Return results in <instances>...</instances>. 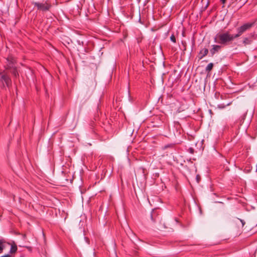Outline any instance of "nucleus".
<instances>
[{
    "instance_id": "nucleus-1",
    "label": "nucleus",
    "mask_w": 257,
    "mask_h": 257,
    "mask_svg": "<svg viewBox=\"0 0 257 257\" xmlns=\"http://www.w3.org/2000/svg\"><path fill=\"white\" fill-rule=\"evenodd\" d=\"M235 39L234 34H230L229 31H225L217 34L214 38V41L221 46H225L230 44Z\"/></svg>"
},
{
    "instance_id": "nucleus-2",
    "label": "nucleus",
    "mask_w": 257,
    "mask_h": 257,
    "mask_svg": "<svg viewBox=\"0 0 257 257\" xmlns=\"http://www.w3.org/2000/svg\"><path fill=\"white\" fill-rule=\"evenodd\" d=\"M32 5L36 8L37 11L43 13L50 11L52 5L50 0L43 1L42 2H33Z\"/></svg>"
},
{
    "instance_id": "nucleus-3",
    "label": "nucleus",
    "mask_w": 257,
    "mask_h": 257,
    "mask_svg": "<svg viewBox=\"0 0 257 257\" xmlns=\"http://www.w3.org/2000/svg\"><path fill=\"white\" fill-rule=\"evenodd\" d=\"M151 217L152 220L154 222L159 221V224L158 225V229L159 230H163L170 228L168 226L169 224L166 222L165 220H162L156 212L153 211L151 213Z\"/></svg>"
},
{
    "instance_id": "nucleus-4",
    "label": "nucleus",
    "mask_w": 257,
    "mask_h": 257,
    "mask_svg": "<svg viewBox=\"0 0 257 257\" xmlns=\"http://www.w3.org/2000/svg\"><path fill=\"white\" fill-rule=\"evenodd\" d=\"M255 25V22H247L243 24L236 28V33L234 36L236 38L240 37L243 33L249 30Z\"/></svg>"
},
{
    "instance_id": "nucleus-5",
    "label": "nucleus",
    "mask_w": 257,
    "mask_h": 257,
    "mask_svg": "<svg viewBox=\"0 0 257 257\" xmlns=\"http://www.w3.org/2000/svg\"><path fill=\"white\" fill-rule=\"evenodd\" d=\"M0 86L3 89L6 86L9 87L12 85V80L10 76L5 72L0 73Z\"/></svg>"
},
{
    "instance_id": "nucleus-6",
    "label": "nucleus",
    "mask_w": 257,
    "mask_h": 257,
    "mask_svg": "<svg viewBox=\"0 0 257 257\" xmlns=\"http://www.w3.org/2000/svg\"><path fill=\"white\" fill-rule=\"evenodd\" d=\"M6 64L4 66L6 70H10L11 68L16 66V58L12 55H9L6 58Z\"/></svg>"
},
{
    "instance_id": "nucleus-7",
    "label": "nucleus",
    "mask_w": 257,
    "mask_h": 257,
    "mask_svg": "<svg viewBox=\"0 0 257 257\" xmlns=\"http://www.w3.org/2000/svg\"><path fill=\"white\" fill-rule=\"evenodd\" d=\"M255 39L254 34L250 33L248 36L242 37V44L244 46L250 45Z\"/></svg>"
},
{
    "instance_id": "nucleus-8",
    "label": "nucleus",
    "mask_w": 257,
    "mask_h": 257,
    "mask_svg": "<svg viewBox=\"0 0 257 257\" xmlns=\"http://www.w3.org/2000/svg\"><path fill=\"white\" fill-rule=\"evenodd\" d=\"M222 46L221 45H212V48L210 50V53L211 54V56H213V55L220 51L221 49Z\"/></svg>"
},
{
    "instance_id": "nucleus-9",
    "label": "nucleus",
    "mask_w": 257,
    "mask_h": 257,
    "mask_svg": "<svg viewBox=\"0 0 257 257\" xmlns=\"http://www.w3.org/2000/svg\"><path fill=\"white\" fill-rule=\"evenodd\" d=\"M208 53V50L207 48H203L201 49L198 55L199 60L202 59L203 57L206 56Z\"/></svg>"
},
{
    "instance_id": "nucleus-10",
    "label": "nucleus",
    "mask_w": 257,
    "mask_h": 257,
    "mask_svg": "<svg viewBox=\"0 0 257 257\" xmlns=\"http://www.w3.org/2000/svg\"><path fill=\"white\" fill-rule=\"evenodd\" d=\"M10 70L11 73L15 78H17L19 77V74L18 72L17 66H15L13 68H11V69H10Z\"/></svg>"
},
{
    "instance_id": "nucleus-11",
    "label": "nucleus",
    "mask_w": 257,
    "mask_h": 257,
    "mask_svg": "<svg viewBox=\"0 0 257 257\" xmlns=\"http://www.w3.org/2000/svg\"><path fill=\"white\" fill-rule=\"evenodd\" d=\"M8 244L11 245V249L10 250V253H14L17 252L18 248L16 244L13 242L12 244H11L10 243H7Z\"/></svg>"
},
{
    "instance_id": "nucleus-12",
    "label": "nucleus",
    "mask_w": 257,
    "mask_h": 257,
    "mask_svg": "<svg viewBox=\"0 0 257 257\" xmlns=\"http://www.w3.org/2000/svg\"><path fill=\"white\" fill-rule=\"evenodd\" d=\"M6 243V241L3 239H0V253H2L3 250L5 248V244Z\"/></svg>"
},
{
    "instance_id": "nucleus-13",
    "label": "nucleus",
    "mask_w": 257,
    "mask_h": 257,
    "mask_svg": "<svg viewBox=\"0 0 257 257\" xmlns=\"http://www.w3.org/2000/svg\"><path fill=\"white\" fill-rule=\"evenodd\" d=\"M213 65H214V64L212 63H209L207 65V66H206V67L205 68V71L208 73L210 72L213 67Z\"/></svg>"
},
{
    "instance_id": "nucleus-14",
    "label": "nucleus",
    "mask_w": 257,
    "mask_h": 257,
    "mask_svg": "<svg viewBox=\"0 0 257 257\" xmlns=\"http://www.w3.org/2000/svg\"><path fill=\"white\" fill-rule=\"evenodd\" d=\"M231 102L228 103L226 105H224V104H220L218 105V107L221 109L224 108L226 106H228L230 105Z\"/></svg>"
},
{
    "instance_id": "nucleus-15",
    "label": "nucleus",
    "mask_w": 257,
    "mask_h": 257,
    "mask_svg": "<svg viewBox=\"0 0 257 257\" xmlns=\"http://www.w3.org/2000/svg\"><path fill=\"white\" fill-rule=\"evenodd\" d=\"M170 40L172 42H173V43H176V38H175V36L174 34H172L171 37H170Z\"/></svg>"
},
{
    "instance_id": "nucleus-16",
    "label": "nucleus",
    "mask_w": 257,
    "mask_h": 257,
    "mask_svg": "<svg viewBox=\"0 0 257 257\" xmlns=\"http://www.w3.org/2000/svg\"><path fill=\"white\" fill-rule=\"evenodd\" d=\"M187 152H188L189 153H190L191 154H193L194 153L195 151L193 148H189L188 149Z\"/></svg>"
},
{
    "instance_id": "nucleus-17",
    "label": "nucleus",
    "mask_w": 257,
    "mask_h": 257,
    "mask_svg": "<svg viewBox=\"0 0 257 257\" xmlns=\"http://www.w3.org/2000/svg\"><path fill=\"white\" fill-rule=\"evenodd\" d=\"M173 146H174V145L173 144L167 145L164 146V149H167L168 148H173Z\"/></svg>"
},
{
    "instance_id": "nucleus-18",
    "label": "nucleus",
    "mask_w": 257,
    "mask_h": 257,
    "mask_svg": "<svg viewBox=\"0 0 257 257\" xmlns=\"http://www.w3.org/2000/svg\"><path fill=\"white\" fill-rule=\"evenodd\" d=\"M238 219L239 220V221L241 223L242 226L243 227L245 223V221L243 220H242L241 219Z\"/></svg>"
},
{
    "instance_id": "nucleus-19",
    "label": "nucleus",
    "mask_w": 257,
    "mask_h": 257,
    "mask_svg": "<svg viewBox=\"0 0 257 257\" xmlns=\"http://www.w3.org/2000/svg\"><path fill=\"white\" fill-rule=\"evenodd\" d=\"M246 113L245 112V113H244L242 115V116H241V121L242 120H243V121L244 120V119H245V116H246Z\"/></svg>"
},
{
    "instance_id": "nucleus-20",
    "label": "nucleus",
    "mask_w": 257,
    "mask_h": 257,
    "mask_svg": "<svg viewBox=\"0 0 257 257\" xmlns=\"http://www.w3.org/2000/svg\"><path fill=\"white\" fill-rule=\"evenodd\" d=\"M200 177L199 175H197L196 176V179H197V182L199 183V180H200Z\"/></svg>"
},
{
    "instance_id": "nucleus-21",
    "label": "nucleus",
    "mask_w": 257,
    "mask_h": 257,
    "mask_svg": "<svg viewBox=\"0 0 257 257\" xmlns=\"http://www.w3.org/2000/svg\"><path fill=\"white\" fill-rule=\"evenodd\" d=\"M1 257H11V255L9 254H7Z\"/></svg>"
},
{
    "instance_id": "nucleus-22",
    "label": "nucleus",
    "mask_w": 257,
    "mask_h": 257,
    "mask_svg": "<svg viewBox=\"0 0 257 257\" xmlns=\"http://www.w3.org/2000/svg\"><path fill=\"white\" fill-rule=\"evenodd\" d=\"M220 1L222 4H224L226 3V0H220Z\"/></svg>"
},
{
    "instance_id": "nucleus-23",
    "label": "nucleus",
    "mask_w": 257,
    "mask_h": 257,
    "mask_svg": "<svg viewBox=\"0 0 257 257\" xmlns=\"http://www.w3.org/2000/svg\"><path fill=\"white\" fill-rule=\"evenodd\" d=\"M208 3H207L206 6V8H207L208 7Z\"/></svg>"
},
{
    "instance_id": "nucleus-24",
    "label": "nucleus",
    "mask_w": 257,
    "mask_h": 257,
    "mask_svg": "<svg viewBox=\"0 0 257 257\" xmlns=\"http://www.w3.org/2000/svg\"><path fill=\"white\" fill-rule=\"evenodd\" d=\"M175 220H176L177 222H178V220H177V218H175Z\"/></svg>"
},
{
    "instance_id": "nucleus-25",
    "label": "nucleus",
    "mask_w": 257,
    "mask_h": 257,
    "mask_svg": "<svg viewBox=\"0 0 257 257\" xmlns=\"http://www.w3.org/2000/svg\"><path fill=\"white\" fill-rule=\"evenodd\" d=\"M81 43H82V45H83V42H82Z\"/></svg>"
}]
</instances>
